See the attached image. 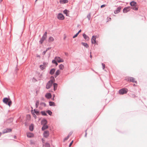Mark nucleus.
<instances>
[{"mask_svg": "<svg viewBox=\"0 0 147 147\" xmlns=\"http://www.w3.org/2000/svg\"><path fill=\"white\" fill-rule=\"evenodd\" d=\"M51 78L52 79L48 81L46 85V88L47 89H49L51 87L53 84L54 81L55 80L53 76H51Z\"/></svg>", "mask_w": 147, "mask_h": 147, "instance_id": "f257e3e1", "label": "nucleus"}, {"mask_svg": "<svg viewBox=\"0 0 147 147\" xmlns=\"http://www.w3.org/2000/svg\"><path fill=\"white\" fill-rule=\"evenodd\" d=\"M3 103L9 107L11 105L12 102L9 98L5 97L3 98Z\"/></svg>", "mask_w": 147, "mask_h": 147, "instance_id": "f03ea898", "label": "nucleus"}, {"mask_svg": "<svg viewBox=\"0 0 147 147\" xmlns=\"http://www.w3.org/2000/svg\"><path fill=\"white\" fill-rule=\"evenodd\" d=\"M130 5L131 6V8L135 11L138 10V7L137 6V3L134 1H131L130 3Z\"/></svg>", "mask_w": 147, "mask_h": 147, "instance_id": "7ed1b4c3", "label": "nucleus"}, {"mask_svg": "<svg viewBox=\"0 0 147 147\" xmlns=\"http://www.w3.org/2000/svg\"><path fill=\"white\" fill-rule=\"evenodd\" d=\"M128 91V90L127 88H123L119 90V93L121 95L126 94L127 93Z\"/></svg>", "mask_w": 147, "mask_h": 147, "instance_id": "20e7f679", "label": "nucleus"}, {"mask_svg": "<svg viewBox=\"0 0 147 147\" xmlns=\"http://www.w3.org/2000/svg\"><path fill=\"white\" fill-rule=\"evenodd\" d=\"M57 18L61 20H63L65 18L64 16L61 13H59L57 15Z\"/></svg>", "mask_w": 147, "mask_h": 147, "instance_id": "39448f33", "label": "nucleus"}, {"mask_svg": "<svg viewBox=\"0 0 147 147\" xmlns=\"http://www.w3.org/2000/svg\"><path fill=\"white\" fill-rule=\"evenodd\" d=\"M134 78L132 77H128L127 79V80L128 81H129L130 82H134L136 84L137 83V82L134 80Z\"/></svg>", "mask_w": 147, "mask_h": 147, "instance_id": "423d86ee", "label": "nucleus"}, {"mask_svg": "<svg viewBox=\"0 0 147 147\" xmlns=\"http://www.w3.org/2000/svg\"><path fill=\"white\" fill-rule=\"evenodd\" d=\"M130 7H125L123 9V12L124 13H126L130 10Z\"/></svg>", "mask_w": 147, "mask_h": 147, "instance_id": "0eeeda50", "label": "nucleus"}, {"mask_svg": "<svg viewBox=\"0 0 147 147\" xmlns=\"http://www.w3.org/2000/svg\"><path fill=\"white\" fill-rule=\"evenodd\" d=\"M96 37L95 36H92V37L91 39V43L92 44L96 43Z\"/></svg>", "mask_w": 147, "mask_h": 147, "instance_id": "6e6552de", "label": "nucleus"}, {"mask_svg": "<svg viewBox=\"0 0 147 147\" xmlns=\"http://www.w3.org/2000/svg\"><path fill=\"white\" fill-rule=\"evenodd\" d=\"M43 136L45 138H47L49 136V132L48 131H45L44 132Z\"/></svg>", "mask_w": 147, "mask_h": 147, "instance_id": "1a4fd4ad", "label": "nucleus"}, {"mask_svg": "<svg viewBox=\"0 0 147 147\" xmlns=\"http://www.w3.org/2000/svg\"><path fill=\"white\" fill-rule=\"evenodd\" d=\"M12 131V129L10 128H7L5 129L3 131V134L10 132Z\"/></svg>", "mask_w": 147, "mask_h": 147, "instance_id": "9d476101", "label": "nucleus"}, {"mask_svg": "<svg viewBox=\"0 0 147 147\" xmlns=\"http://www.w3.org/2000/svg\"><path fill=\"white\" fill-rule=\"evenodd\" d=\"M47 121L45 119H42L41 122V124L42 125H47Z\"/></svg>", "mask_w": 147, "mask_h": 147, "instance_id": "9b49d317", "label": "nucleus"}, {"mask_svg": "<svg viewBox=\"0 0 147 147\" xmlns=\"http://www.w3.org/2000/svg\"><path fill=\"white\" fill-rule=\"evenodd\" d=\"M46 38L47 37L42 36L39 41V44L41 45L43 43V41L46 39Z\"/></svg>", "mask_w": 147, "mask_h": 147, "instance_id": "f8f14e48", "label": "nucleus"}, {"mask_svg": "<svg viewBox=\"0 0 147 147\" xmlns=\"http://www.w3.org/2000/svg\"><path fill=\"white\" fill-rule=\"evenodd\" d=\"M121 6H119L116 9V10L114 11V13L115 14H117L119 12L121 9Z\"/></svg>", "mask_w": 147, "mask_h": 147, "instance_id": "ddd939ff", "label": "nucleus"}, {"mask_svg": "<svg viewBox=\"0 0 147 147\" xmlns=\"http://www.w3.org/2000/svg\"><path fill=\"white\" fill-rule=\"evenodd\" d=\"M45 97L47 99L51 98L52 95L50 93H47L45 95Z\"/></svg>", "mask_w": 147, "mask_h": 147, "instance_id": "4468645a", "label": "nucleus"}, {"mask_svg": "<svg viewBox=\"0 0 147 147\" xmlns=\"http://www.w3.org/2000/svg\"><path fill=\"white\" fill-rule=\"evenodd\" d=\"M48 128V126L46 125H43L41 129L42 131H44Z\"/></svg>", "mask_w": 147, "mask_h": 147, "instance_id": "2eb2a0df", "label": "nucleus"}, {"mask_svg": "<svg viewBox=\"0 0 147 147\" xmlns=\"http://www.w3.org/2000/svg\"><path fill=\"white\" fill-rule=\"evenodd\" d=\"M55 71V68H52L50 70L49 74L51 75H53L54 74Z\"/></svg>", "mask_w": 147, "mask_h": 147, "instance_id": "dca6fc26", "label": "nucleus"}, {"mask_svg": "<svg viewBox=\"0 0 147 147\" xmlns=\"http://www.w3.org/2000/svg\"><path fill=\"white\" fill-rule=\"evenodd\" d=\"M29 129L31 131H32L34 129V125L33 123L31 124L29 126Z\"/></svg>", "mask_w": 147, "mask_h": 147, "instance_id": "f3484780", "label": "nucleus"}, {"mask_svg": "<svg viewBox=\"0 0 147 147\" xmlns=\"http://www.w3.org/2000/svg\"><path fill=\"white\" fill-rule=\"evenodd\" d=\"M68 0H60L59 1L60 3L62 4H65L68 3Z\"/></svg>", "mask_w": 147, "mask_h": 147, "instance_id": "a211bd4d", "label": "nucleus"}, {"mask_svg": "<svg viewBox=\"0 0 147 147\" xmlns=\"http://www.w3.org/2000/svg\"><path fill=\"white\" fill-rule=\"evenodd\" d=\"M60 73V71L59 70H57L55 72L54 75V77L56 78L58 76Z\"/></svg>", "mask_w": 147, "mask_h": 147, "instance_id": "6ab92c4d", "label": "nucleus"}, {"mask_svg": "<svg viewBox=\"0 0 147 147\" xmlns=\"http://www.w3.org/2000/svg\"><path fill=\"white\" fill-rule=\"evenodd\" d=\"M69 11L67 10V9H65L63 11V13L64 14H65L66 16H69Z\"/></svg>", "mask_w": 147, "mask_h": 147, "instance_id": "aec40b11", "label": "nucleus"}, {"mask_svg": "<svg viewBox=\"0 0 147 147\" xmlns=\"http://www.w3.org/2000/svg\"><path fill=\"white\" fill-rule=\"evenodd\" d=\"M83 36L84 38L86 40H89V38L88 36L85 33L83 34Z\"/></svg>", "mask_w": 147, "mask_h": 147, "instance_id": "412c9836", "label": "nucleus"}, {"mask_svg": "<svg viewBox=\"0 0 147 147\" xmlns=\"http://www.w3.org/2000/svg\"><path fill=\"white\" fill-rule=\"evenodd\" d=\"M27 136L29 138H31L33 137L34 135L32 133H29L27 134Z\"/></svg>", "mask_w": 147, "mask_h": 147, "instance_id": "4be33fe9", "label": "nucleus"}, {"mask_svg": "<svg viewBox=\"0 0 147 147\" xmlns=\"http://www.w3.org/2000/svg\"><path fill=\"white\" fill-rule=\"evenodd\" d=\"M81 44L87 48L89 47V45L87 43L84 42H82Z\"/></svg>", "mask_w": 147, "mask_h": 147, "instance_id": "5701e85b", "label": "nucleus"}, {"mask_svg": "<svg viewBox=\"0 0 147 147\" xmlns=\"http://www.w3.org/2000/svg\"><path fill=\"white\" fill-rule=\"evenodd\" d=\"M34 113H35L36 115H39L40 114V113L39 111H37L36 109H34Z\"/></svg>", "mask_w": 147, "mask_h": 147, "instance_id": "b1692460", "label": "nucleus"}, {"mask_svg": "<svg viewBox=\"0 0 147 147\" xmlns=\"http://www.w3.org/2000/svg\"><path fill=\"white\" fill-rule=\"evenodd\" d=\"M53 90L55 91L56 90L57 87V84L56 83H53Z\"/></svg>", "mask_w": 147, "mask_h": 147, "instance_id": "393cba45", "label": "nucleus"}, {"mask_svg": "<svg viewBox=\"0 0 147 147\" xmlns=\"http://www.w3.org/2000/svg\"><path fill=\"white\" fill-rule=\"evenodd\" d=\"M54 40V38L52 36L50 37L48 40V41L49 42H53Z\"/></svg>", "mask_w": 147, "mask_h": 147, "instance_id": "a878e982", "label": "nucleus"}, {"mask_svg": "<svg viewBox=\"0 0 147 147\" xmlns=\"http://www.w3.org/2000/svg\"><path fill=\"white\" fill-rule=\"evenodd\" d=\"M49 105L51 106H55V104L54 102L52 101L49 102Z\"/></svg>", "mask_w": 147, "mask_h": 147, "instance_id": "bb28decb", "label": "nucleus"}, {"mask_svg": "<svg viewBox=\"0 0 147 147\" xmlns=\"http://www.w3.org/2000/svg\"><path fill=\"white\" fill-rule=\"evenodd\" d=\"M39 101L38 100H37L36 101V102L35 103V106L36 108H37L38 106L39 105Z\"/></svg>", "mask_w": 147, "mask_h": 147, "instance_id": "cd10ccee", "label": "nucleus"}, {"mask_svg": "<svg viewBox=\"0 0 147 147\" xmlns=\"http://www.w3.org/2000/svg\"><path fill=\"white\" fill-rule=\"evenodd\" d=\"M42 115L43 116H47V115L45 111H42L41 112Z\"/></svg>", "mask_w": 147, "mask_h": 147, "instance_id": "c85d7f7f", "label": "nucleus"}, {"mask_svg": "<svg viewBox=\"0 0 147 147\" xmlns=\"http://www.w3.org/2000/svg\"><path fill=\"white\" fill-rule=\"evenodd\" d=\"M46 67V66L44 67V65H40V67L42 70H43L44 69H45Z\"/></svg>", "mask_w": 147, "mask_h": 147, "instance_id": "c756f323", "label": "nucleus"}, {"mask_svg": "<svg viewBox=\"0 0 147 147\" xmlns=\"http://www.w3.org/2000/svg\"><path fill=\"white\" fill-rule=\"evenodd\" d=\"M64 67V66L63 64H60L59 66V68L60 69L62 70Z\"/></svg>", "mask_w": 147, "mask_h": 147, "instance_id": "7c9ffc66", "label": "nucleus"}, {"mask_svg": "<svg viewBox=\"0 0 147 147\" xmlns=\"http://www.w3.org/2000/svg\"><path fill=\"white\" fill-rule=\"evenodd\" d=\"M46 112L49 114V115L50 116L52 115V112L50 110H47Z\"/></svg>", "mask_w": 147, "mask_h": 147, "instance_id": "2f4dec72", "label": "nucleus"}, {"mask_svg": "<svg viewBox=\"0 0 147 147\" xmlns=\"http://www.w3.org/2000/svg\"><path fill=\"white\" fill-rule=\"evenodd\" d=\"M33 111V110H32V113L33 116V117L35 119H36L37 118V116H36V115L35 113H34V112H32V111Z\"/></svg>", "mask_w": 147, "mask_h": 147, "instance_id": "473e14b6", "label": "nucleus"}, {"mask_svg": "<svg viewBox=\"0 0 147 147\" xmlns=\"http://www.w3.org/2000/svg\"><path fill=\"white\" fill-rule=\"evenodd\" d=\"M45 146L46 147H50V146L48 142H46L45 144Z\"/></svg>", "mask_w": 147, "mask_h": 147, "instance_id": "72a5a7b5", "label": "nucleus"}, {"mask_svg": "<svg viewBox=\"0 0 147 147\" xmlns=\"http://www.w3.org/2000/svg\"><path fill=\"white\" fill-rule=\"evenodd\" d=\"M91 17V14L90 13H89L88 14L87 16V18L88 19V20H90Z\"/></svg>", "mask_w": 147, "mask_h": 147, "instance_id": "f704fd0d", "label": "nucleus"}, {"mask_svg": "<svg viewBox=\"0 0 147 147\" xmlns=\"http://www.w3.org/2000/svg\"><path fill=\"white\" fill-rule=\"evenodd\" d=\"M64 61V60L62 59H59L58 60H57V62L59 63H61L62 62H63Z\"/></svg>", "mask_w": 147, "mask_h": 147, "instance_id": "c9c22d12", "label": "nucleus"}, {"mask_svg": "<svg viewBox=\"0 0 147 147\" xmlns=\"http://www.w3.org/2000/svg\"><path fill=\"white\" fill-rule=\"evenodd\" d=\"M40 105L41 106L42 105H43L44 106V107H45L46 106V104L45 103L43 102H40Z\"/></svg>", "mask_w": 147, "mask_h": 147, "instance_id": "e433bc0d", "label": "nucleus"}, {"mask_svg": "<svg viewBox=\"0 0 147 147\" xmlns=\"http://www.w3.org/2000/svg\"><path fill=\"white\" fill-rule=\"evenodd\" d=\"M69 136H67L66 137L64 138V141H65L66 140H67L69 138Z\"/></svg>", "mask_w": 147, "mask_h": 147, "instance_id": "4c0bfd02", "label": "nucleus"}, {"mask_svg": "<svg viewBox=\"0 0 147 147\" xmlns=\"http://www.w3.org/2000/svg\"><path fill=\"white\" fill-rule=\"evenodd\" d=\"M47 32H45L43 36L46 37H47Z\"/></svg>", "mask_w": 147, "mask_h": 147, "instance_id": "58836bf2", "label": "nucleus"}, {"mask_svg": "<svg viewBox=\"0 0 147 147\" xmlns=\"http://www.w3.org/2000/svg\"><path fill=\"white\" fill-rule=\"evenodd\" d=\"M102 69H104V68H105V65L103 63H102Z\"/></svg>", "mask_w": 147, "mask_h": 147, "instance_id": "ea45409f", "label": "nucleus"}, {"mask_svg": "<svg viewBox=\"0 0 147 147\" xmlns=\"http://www.w3.org/2000/svg\"><path fill=\"white\" fill-rule=\"evenodd\" d=\"M79 34H78V33H77L76 34H75L74 35L73 38H75Z\"/></svg>", "mask_w": 147, "mask_h": 147, "instance_id": "a19ab883", "label": "nucleus"}, {"mask_svg": "<svg viewBox=\"0 0 147 147\" xmlns=\"http://www.w3.org/2000/svg\"><path fill=\"white\" fill-rule=\"evenodd\" d=\"M57 61H56L55 59L53 60L52 61V63L53 64H55L56 63V62H57Z\"/></svg>", "mask_w": 147, "mask_h": 147, "instance_id": "79ce46f5", "label": "nucleus"}, {"mask_svg": "<svg viewBox=\"0 0 147 147\" xmlns=\"http://www.w3.org/2000/svg\"><path fill=\"white\" fill-rule=\"evenodd\" d=\"M73 142V140H72L69 144V147H70Z\"/></svg>", "mask_w": 147, "mask_h": 147, "instance_id": "37998d69", "label": "nucleus"}, {"mask_svg": "<svg viewBox=\"0 0 147 147\" xmlns=\"http://www.w3.org/2000/svg\"><path fill=\"white\" fill-rule=\"evenodd\" d=\"M58 59H60V57H55V60H57H57H58Z\"/></svg>", "mask_w": 147, "mask_h": 147, "instance_id": "c03bdc74", "label": "nucleus"}, {"mask_svg": "<svg viewBox=\"0 0 147 147\" xmlns=\"http://www.w3.org/2000/svg\"><path fill=\"white\" fill-rule=\"evenodd\" d=\"M73 131H71V132H69V133L68 135V136H69V137L71 135L72 133H73Z\"/></svg>", "mask_w": 147, "mask_h": 147, "instance_id": "a18cd8bd", "label": "nucleus"}, {"mask_svg": "<svg viewBox=\"0 0 147 147\" xmlns=\"http://www.w3.org/2000/svg\"><path fill=\"white\" fill-rule=\"evenodd\" d=\"M47 52V51L46 50L45 51H43V52H42V54L43 55H45L46 52Z\"/></svg>", "mask_w": 147, "mask_h": 147, "instance_id": "49530a36", "label": "nucleus"}, {"mask_svg": "<svg viewBox=\"0 0 147 147\" xmlns=\"http://www.w3.org/2000/svg\"><path fill=\"white\" fill-rule=\"evenodd\" d=\"M47 65V63L46 62H43V64L42 65H44V67L46 66L45 65Z\"/></svg>", "mask_w": 147, "mask_h": 147, "instance_id": "de8ad7c7", "label": "nucleus"}, {"mask_svg": "<svg viewBox=\"0 0 147 147\" xmlns=\"http://www.w3.org/2000/svg\"><path fill=\"white\" fill-rule=\"evenodd\" d=\"M106 6V5H105V4H103V5H102L100 6V8H103V7H105Z\"/></svg>", "mask_w": 147, "mask_h": 147, "instance_id": "09e8293b", "label": "nucleus"}, {"mask_svg": "<svg viewBox=\"0 0 147 147\" xmlns=\"http://www.w3.org/2000/svg\"><path fill=\"white\" fill-rule=\"evenodd\" d=\"M87 129L85 130V137H86V136H87Z\"/></svg>", "mask_w": 147, "mask_h": 147, "instance_id": "8fccbe9b", "label": "nucleus"}, {"mask_svg": "<svg viewBox=\"0 0 147 147\" xmlns=\"http://www.w3.org/2000/svg\"><path fill=\"white\" fill-rule=\"evenodd\" d=\"M55 94H53V98H52V100H54V98H55Z\"/></svg>", "mask_w": 147, "mask_h": 147, "instance_id": "3c124183", "label": "nucleus"}, {"mask_svg": "<svg viewBox=\"0 0 147 147\" xmlns=\"http://www.w3.org/2000/svg\"><path fill=\"white\" fill-rule=\"evenodd\" d=\"M9 120H10L11 122L13 121V119L12 118H10L8 119Z\"/></svg>", "mask_w": 147, "mask_h": 147, "instance_id": "603ef678", "label": "nucleus"}, {"mask_svg": "<svg viewBox=\"0 0 147 147\" xmlns=\"http://www.w3.org/2000/svg\"><path fill=\"white\" fill-rule=\"evenodd\" d=\"M54 91V90H49V92H53Z\"/></svg>", "mask_w": 147, "mask_h": 147, "instance_id": "864d4df0", "label": "nucleus"}, {"mask_svg": "<svg viewBox=\"0 0 147 147\" xmlns=\"http://www.w3.org/2000/svg\"><path fill=\"white\" fill-rule=\"evenodd\" d=\"M50 49H51V47H48V48H47L46 50L47 51L48 50H49Z\"/></svg>", "mask_w": 147, "mask_h": 147, "instance_id": "5fc2aeb1", "label": "nucleus"}, {"mask_svg": "<svg viewBox=\"0 0 147 147\" xmlns=\"http://www.w3.org/2000/svg\"><path fill=\"white\" fill-rule=\"evenodd\" d=\"M41 99L42 100H43V101H45V98H43V97L42 98H41Z\"/></svg>", "mask_w": 147, "mask_h": 147, "instance_id": "6e6d98bb", "label": "nucleus"}, {"mask_svg": "<svg viewBox=\"0 0 147 147\" xmlns=\"http://www.w3.org/2000/svg\"><path fill=\"white\" fill-rule=\"evenodd\" d=\"M81 32V30H80L78 32H77V33H78V34H79V33L80 32Z\"/></svg>", "mask_w": 147, "mask_h": 147, "instance_id": "4d7b16f0", "label": "nucleus"}, {"mask_svg": "<svg viewBox=\"0 0 147 147\" xmlns=\"http://www.w3.org/2000/svg\"><path fill=\"white\" fill-rule=\"evenodd\" d=\"M54 64H55L56 66H57L58 64L57 62H56V63H55Z\"/></svg>", "mask_w": 147, "mask_h": 147, "instance_id": "13d9d810", "label": "nucleus"}, {"mask_svg": "<svg viewBox=\"0 0 147 147\" xmlns=\"http://www.w3.org/2000/svg\"><path fill=\"white\" fill-rule=\"evenodd\" d=\"M36 57H40V55H37Z\"/></svg>", "mask_w": 147, "mask_h": 147, "instance_id": "bf43d9fd", "label": "nucleus"}, {"mask_svg": "<svg viewBox=\"0 0 147 147\" xmlns=\"http://www.w3.org/2000/svg\"><path fill=\"white\" fill-rule=\"evenodd\" d=\"M65 55H66V56H67V55H68V53H65Z\"/></svg>", "mask_w": 147, "mask_h": 147, "instance_id": "052dcab7", "label": "nucleus"}, {"mask_svg": "<svg viewBox=\"0 0 147 147\" xmlns=\"http://www.w3.org/2000/svg\"><path fill=\"white\" fill-rule=\"evenodd\" d=\"M90 57L91 58L92 57V55H91V54L90 55Z\"/></svg>", "mask_w": 147, "mask_h": 147, "instance_id": "680f3d73", "label": "nucleus"}, {"mask_svg": "<svg viewBox=\"0 0 147 147\" xmlns=\"http://www.w3.org/2000/svg\"><path fill=\"white\" fill-rule=\"evenodd\" d=\"M16 136H15L14 138V139H16Z\"/></svg>", "mask_w": 147, "mask_h": 147, "instance_id": "e2e57ef3", "label": "nucleus"}, {"mask_svg": "<svg viewBox=\"0 0 147 147\" xmlns=\"http://www.w3.org/2000/svg\"><path fill=\"white\" fill-rule=\"evenodd\" d=\"M1 134H2V133L1 132H0V137L1 136Z\"/></svg>", "mask_w": 147, "mask_h": 147, "instance_id": "0e129e2a", "label": "nucleus"}, {"mask_svg": "<svg viewBox=\"0 0 147 147\" xmlns=\"http://www.w3.org/2000/svg\"><path fill=\"white\" fill-rule=\"evenodd\" d=\"M2 0H0V2H1L2 1Z\"/></svg>", "mask_w": 147, "mask_h": 147, "instance_id": "69168bd1", "label": "nucleus"}, {"mask_svg": "<svg viewBox=\"0 0 147 147\" xmlns=\"http://www.w3.org/2000/svg\"><path fill=\"white\" fill-rule=\"evenodd\" d=\"M109 20H111V18H109Z\"/></svg>", "mask_w": 147, "mask_h": 147, "instance_id": "338daca9", "label": "nucleus"}, {"mask_svg": "<svg viewBox=\"0 0 147 147\" xmlns=\"http://www.w3.org/2000/svg\"><path fill=\"white\" fill-rule=\"evenodd\" d=\"M38 0H36L35 1V2H36Z\"/></svg>", "mask_w": 147, "mask_h": 147, "instance_id": "774afa93", "label": "nucleus"}]
</instances>
